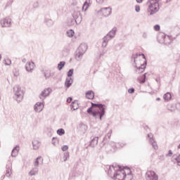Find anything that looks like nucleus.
Segmentation results:
<instances>
[{"label":"nucleus","mask_w":180,"mask_h":180,"mask_svg":"<svg viewBox=\"0 0 180 180\" xmlns=\"http://www.w3.org/2000/svg\"><path fill=\"white\" fill-rule=\"evenodd\" d=\"M106 105L102 103H91V106L87 109V113L92 115L95 119H99L102 120V118L106 113Z\"/></svg>","instance_id":"nucleus-1"},{"label":"nucleus","mask_w":180,"mask_h":180,"mask_svg":"<svg viewBox=\"0 0 180 180\" xmlns=\"http://www.w3.org/2000/svg\"><path fill=\"white\" fill-rule=\"evenodd\" d=\"M116 32H117V28L113 27L103 38L102 41L101 47L103 49H106L109 40H112L115 36H116Z\"/></svg>","instance_id":"nucleus-2"},{"label":"nucleus","mask_w":180,"mask_h":180,"mask_svg":"<svg viewBox=\"0 0 180 180\" xmlns=\"http://www.w3.org/2000/svg\"><path fill=\"white\" fill-rule=\"evenodd\" d=\"M86 50H88V45L85 43L81 44L75 53V58L77 61H81L84 54H85Z\"/></svg>","instance_id":"nucleus-3"},{"label":"nucleus","mask_w":180,"mask_h":180,"mask_svg":"<svg viewBox=\"0 0 180 180\" xmlns=\"http://www.w3.org/2000/svg\"><path fill=\"white\" fill-rule=\"evenodd\" d=\"M148 4H150L147 10L148 16H153V15H155L160 11V4L158 2L151 1L150 0L147 2L148 5Z\"/></svg>","instance_id":"nucleus-4"},{"label":"nucleus","mask_w":180,"mask_h":180,"mask_svg":"<svg viewBox=\"0 0 180 180\" xmlns=\"http://www.w3.org/2000/svg\"><path fill=\"white\" fill-rule=\"evenodd\" d=\"M14 99H16L17 102H22L23 99V91L20 89V86L17 85L13 87Z\"/></svg>","instance_id":"nucleus-5"},{"label":"nucleus","mask_w":180,"mask_h":180,"mask_svg":"<svg viewBox=\"0 0 180 180\" xmlns=\"http://www.w3.org/2000/svg\"><path fill=\"white\" fill-rule=\"evenodd\" d=\"M116 172L113 173V178L112 179H117V180H124V176H126V171L122 169V167H119Z\"/></svg>","instance_id":"nucleus-6"},{"label":"nucleus","mask_w":180,"mask_h":180,"mask_svg":"<svg viewBox=\"0 0 180 180\" xmlns=\"http://www.w3.org/2000/svg\"><path fill=\"white\" fill-rule=\"evenodd\" d=\"M119 167H120V165H117L116 163H114L112 165L109 166L108 174L109 175V176H110V178L113 179V174H115V172H116L117 169H120Z\"/></svg>","instance_id":"nucleus-7"},{"label":"nucleus","mask_w":180,"mask_h":180,"mask_svg":"<svg viewBox=\"0 0 180 180\" xmlns=\"http://www.w3.org/2000/svg\"><path fill=\"white\" fill-rule=\"evenodd\" d=\"M1 25L2 27H11L12 25V20L9 17H6L0 21Z\"/></svg>","instance_id":"nucleus-8"},{"label":"nucleus","mask_w":180,"mask_h":180,"mask_svg":"<svg viewBox=\"0 0 180 180\" xmlns=\"http://www.w3.org/2000/svg\"><path fill=\"white\" fill-rule=\"evenodd\" d=\"M73 19L76 21V25H79L82 22V15L79 11H75L72 13Z\"/></svg>","instance_id":"nucleus-9"},{"label":"nucleus","mask_w":180,"mask_h":180,"mask_svg":"<svg viewBox=\"0 0 180 180\" xmlns=\"http://www.w3.org/2000/svg\"><path fill=\"white\" fill-rule=\"evenodd\" d=\"M146 180H158V175L155 172L149 171L146 174Z\"/></svg>","instance_id":"nucleus-10"},{"label":"nucleus","mask_w":180,"mask_h":180,"mask_svg":"<svg viewBox=\"0 0 180 180\" xmlns=\"http://www.w3.org/2000/svg\"><path fill=\"white\" fill-rule=\"evenodd\" d=\"M51 94V89L47 88L45 89L44 91L41 92L39 94V98L42 100L44 101L47 96H49Z\"/></svg>","instance_id":"nucleus-11"},{"label":"nucleus","mask_w":180,"mask_h":180,"mask_svg":"<svg viewBox=\"0 0 180 180\" xmlns=\"http://www.w3.org/2000/svg\"><path fill=\"white\" fill-rule=\"evenodd\" d=\"M148 137L153 148H154V150H158V145H157V142L154 139V136L153 134H148Z\"/></svg>","instance_id":"nucleus-12"},{"label":"nucleus","mask_w":180,"mask_h":180,"mask_svg":"<svg viewBox=\"0 0 180 180\" xmlns=\"http://www.w3.org/2000/svg\"><path fill=\"white\" fill-rule=\"evenodd\" d=\"M98 13H103V15L107 18V16H110L112 13V8L110 7L103 8L98 11Z\"/></svg>","instance_id":"nucleus-13"},{"label":"nucleus","mask_w":180,"mask_h":180,"mask_svg":"<svg viewBox=\"0 0 180 180\" xmlns=\"http://www.w3.org/2000/svg\"><path fill=\"white\" fill-rule=\"evenodd\" d=\"M34 109L35 112L40 113V112H41L43 110V109H44V104L41 102H37L34 105Z\"/></svg>","instance_id":"nucleus-14"},{"label":"nucleus","mask_w":180,"mask_h":180,"mask_svg":"<svg viewBox=\"0 0 180 180\" xmlns=\"http://www.w3.org/2000/svg\"><path fill=\"white\" fill-rule=\"evenodd\" d=\"M77 129L80 134H85L86 130H88V127L86 124L81 123L78 125Z\"/></svg>","instance_id":"nucleus-15"},{"label":"nucleus","mask_w":180,"mask_h":180,"mask_svg":"<svg viewBox=\"0 0 180 180\" xmlns=\"http://www.w3.org/2000/svg\"><path fill=\"white\" fill-rule=\"evenodd\" d=\"M25 70L27 72H33V70H34V62H27L25 65Z\"/></svg>","instance_id":"nucleus-16"},{"label":"nucleus","mask_w":180,"mask_h":180,"mask_svg":"<svg viewBox=\"0 0 180 180\" xmlns=\"http://www.w3.org/2000/svg\"><path fill=\"white\" fill-rule=\"evenodd\" d=\"M110 147H112L111 149H108ZM106 150L108 151V153H109L110 151H113V150H115V148H117V144H116V143L115 142H110L108 144H107V147H106Z\"/></svg>","instance_id":"nucleus-17"},{"label":"nucleus","mask_w":180,"mask_h":180,"mask_svg":"<svg viewBox=\"0 0 180 180\" xmlns=\"http://www.w3.org/2000/svg\"><path fill=\"white\" fill-rule=\"evenodd\" d=\"M20 147L19 146H15L11 151V157H18L19 153Z\"/></svg>","instance_id":"nucleus-18"},{"label":"nucleus","mask_w":180,"mask_h":180,"mask_svg":"<svg viewBox=\"0 0 180 180\" xmlns=\"http://www.w3.org/2000/svg\"><path fill=\"white\" fill-rule=\"evenodd\" d=\"M12 168V163H9L8 165H6V176L9 178V176H11V174H12V172H11V169Z\"/></svg>","instance_id":"nucleus-19"},{"label":"nucleus","mask_w":180,"mask_h":180,"mask_svg":"<svg viewBox=\"0 0 180 180\" xmlns=\"http://www.w3.org/2000/svg\"><path fill=\"white\" fill-rule=\"evenodd\" d=\"M127 174L125 172V176L124 178V180H131L133 179V175H131V172L130 171V169H127Z\"/></svg>","instance_id":"nucleus-20"},{"label":"nucleus","mask_w":180,"mask_h":180,"mask_svg":"<svg viewBox=\"0 0 180 180\" xmlns=\"http://www.w3.org/2000/svg\"><path fill=\"white\" fill-rule=\"evenodd\" d=\"M32 147L34 150H39V148L40 147V141L37 139L32 141Z\"/></svg>","instance_id":"nucleus-21"},{"label":"nucleus","mask_w":180,"mask_h":180,"mask_svg":"<svg viewBox=\"0 0 180 180\" xmlns=\"http://www.w3.org/2000/svg\"><path fill=\"white\" fill-rule=\"evenodd\" d=\"M72 78L71 77H68L66 78V80L65 82V86H66V88H70V86H71V85H72Z\"/></svg>","instance_id":"nucleus-22"},{"label":"nucleus","mask_w":180,"mask_h":180,"mask_svg":"<svg viewBox=\"0 0 180 180\" xmlns=\"http://www.w3.org/2000/svg\"><path fill=\"white\" fill-rule=\"evenodd\" d=\"M86 98H87V99H94V98H95V94L91 90L88 91L86 92Z\"/></svg>","instance_id":"nucleus-23"},{"label":"nucleus","mask_w":180,"mask_h":180,"mask_svg":"<svg viewBox=\"0 0 180 180\" xmlns=\"http://www.w3.org/2000/svg\"><path fill=\"white\" fill-rule=\"evenodd\" d=\"M98 140H99V137L98 136L93 138L90 142L91 147H95L96 146H98Z\"/></svg>","instance_id":"nucleus-24"},{"label":"nucleus","mask_w":180,"mask_h":180,"mask_svg":"<svg viewBox=\"0 0 180 180\" xmlns=\"http://www.w3.org/2000/svg\"><path fill=\"white\" fill-rule=\"evenodd\" d=\"M70 108H71V109H73V110H77V109H78V108H79L78 101H72L70 105Z\"/></svg>","instance_id":"nucleus-25"},{"label":"nucleus","mask_w":180,"mask_h":180,"mask_svg":"<svg viewBox=\"0 0 180 180\" xmlns=\"http://www.w3.org/2000/svg\"><path fill=\"white\" fill-rule=\"evenodd\" d=\"M45 23L46 25H47V26L51 27L54 25V21H53V20H51V18L46 17Z\"/></svg>","instance_id":"nucleus-26"},{"label":"nucleus","mask_w":180,"mask_h":180,"mask_svg":"<svg viewBox=\"0 0 180 180\" xmlns=\"http://www.w3.org/2000/svg\"><path fill=\"white\" fill-rule=\"evenodd\" d=\"M146 78H147V73H145L141 77L138 78V81L140 82V84H144V82H146Z\"/></svg>","instance_id":"nucleus-27"},{"label":"nucleus","mask_w":180,"mask_h":180,"mask_svg":"<svg viewBox=\"0 0 180 180\" xmlns=\"http://www.w3.org/2000/svg\"><path fill=\"white\" fill-rule=\"evenodd\" d=\"M171 93L167 92L166 94H164L163 96V99H165V102H168V101H171Z\"/></svg>","instance_id":"nucleus-28"},{"label":"nucleus","mask_w":180,"mask_h":180,"mask_svg":"<svg viewBox=\"0 0 180 180\" xmlns=\"http://www.w3.org/2000/svg\"><path fill=\"white\" fill-rule=\"evenodd\" d=\"M139 56H142L144 60H146V55H144L143 53H141V54H139V53H136V54H133L132 55V60H134V63H136V58H137V57H139Z\"/></svg>","instance_id":"nucleus-29"},{"label":"nucleus","mask_w":180,"mask_h":180,"mask_svg":"<svg viewBox=\"0 0 180 180\" xmlns=\"http://www.w3.org/2000/svg\"><path fill=\"white\" fill-rule=\"evenodd\" d=\"M77 21L74 18H69L68 20V26H74Z\"/></svg>","instance_id":"nucleus-30"},{"label":"nucleus","mask_w":180,"mask_h":180,"mask_svg":"<svg viewBox=\"0 0 180 180\" xmlns=\"http://www.w3.org/2000/svg\"><path fill=\"white\" fill-rule=\"evenodd\" d=\"M111 136H112V129H110L109 132L105 136L103 139L104 141H108V140H110Z\"/></svg>","instance_id":"nucleus-31"},{"label":"nucleus","mask_w":180,"mask_h":180,"mask_svg":"<svg viewBox=\"0 0 180 180\" xmlns=\"http://www.w3.org/2000/svg\"><path fill=\"white\" fill-rule=\"evenodd\" d=\"M40 162H43V158H41V156L37 158V159H36V160L34 162V166L35 167H39V164Z\"/></svg>","instance_id":"nucleus-32"},{"label":"nucleus","mask_w":180,"mask_h":180,"mask_svg":"<svg viewBox=\"0 0 180 180\" xmlns=\"http://www.w3.org/2000/svg\"><path fill=\"white\" fill-rule=\"evenodd\" d=\"M65 65V61H60L58 64V69L59 70V71H61V70H63V68H64Z\"/></svg>","instance_id":"nucleus-33"},{"label":"nucleus","mask_w":180,"mask_h":180,"mask_svg":"<svg viewBox=\"0 0 180 180\" xmlns=\"http://www.w3.org/2000/svg\"><path fill=\"white\" fill-rule=\"evenodd\" d=\"M75 34V32L72 30H69L66 32L68 37H73Z\"/></svg>","instance_id":"nucleus-34"},{"label":"nucleus","mask_w":180,"mask_h":180,"mask_svg":"<svg viewBox=\"0 0 180 180\" xmlns=\"http://www.w3.org/2000/svg\"><path fill=\"white\" fill-rule=\"evenodd\" d=\"M146 65H147V60H145L144 63L143 65H141V67H139L138 68V70L139 71H141V72H143V71H144V70H146Z\"/></svg>","instance_id":"nucleus-35"},{"label":"nucleus","mask_w":180,"mask_h":180,"mask_svg":"<svg viewBox=\"0 0 180 180\" xmlns=\"http://www.w3.org/2000/svg\"><path fill=\"white\" fill-rule=\"evenodd\" d=\"M37 172H39V170L37 168H35L29 172V175L30 176H33V175H36V174H37Z\"/></svg>","instance_id":"nucleus-36"},{"label":"nucleus","mask_w":180,"mask_h":180,"mask_svg":"<svg viewBox=\"0 0 180 180\" xmlns=\"http://www.w3.org/2000/svg\"><path fill=\"white\" fill-rule=\"evenodd\" d=\"M56 133L57 134H58V136H63V134H65V131L64 130V129L61 128L58 129Z\"/></svg>","instance_id":"nucleus-37"},{"label":"nucleus","mask_w":180,"mask_h":180,"mask_svg":"<svg viewBox=\"0 0 180 180\" xmlns=\"http://www.w3.org/2000/svg\"><path fill=\"white\" fill-rule=\"evenodd\" d=\"M88 1L89 2L90 0H86L84 4H83L82 9L84 11H86V9H88V8H89V4H88Z\"/></svg>","instance_id":"nucleus-38"},{"label":"nucleus","mask_w":180,"mask_h":180,"mask_svg":"<svg viewBox=\"0 0 180 180\" xmlns=\"http://www.w3.org/2000/svg\"><path fill=\"white\" fill-rule=\"evenodd\" d=\"M67 75L69 78H71V77H72V75H74V69L69 70V71L67 73Z\"/></svg>","instance_id":"nucleus-39"},{"label":"nucleus","mask_w":180,"mask_h":180,"mask_svg":"<svg viewBox=\"0 0 180 180\" xmlns=\"http://www.w3.org/2000/svg\"><path fill=\"white\" fill-rule=\"evenodd\" d=\"M159 37H162L163 39V41L165 43L167 41V39H169V37L165 36V34H160Z\"/></svg>","instance_id":"nucleus-40"},{"label":"nucleus","mask_w":180,"mask_h":180,"mask_svg":"<svg viewBox=\"0 0 180 180\" xmlns=\"http://www.w3.org/2000/svg\"><path fill=\"white\" fill-rule=\"evenodd\" d=\"M44 77L46 79H49V78H50V77H51V72H50V71H46L44 72Z\"/></svg>","instance_id":"nucleus-41"},{"label":"nucleus","mask_w":180,"mask_h":180,"mask_svg":"<svg viewBox=\"0 0 180 180\" xmlns=\"http://www.w3.org/2000/svg\"><path fill=\"white\" fill-rule=\"evenodd\" d=\"M58 143V139L56 138V137H53L52 138V144L53 146H56Z\"/></svg>","instance_id":"nucleus-42"},{"label":"nucleus","mask_w":180,"mask_h":180,"mask_svg":"<svg viewBox=\"0 0 180 180\" xmlns=\"http://www.w3.org/2000/svg\"><path fill=\"white\" fill-rule=\"evenodd\" d=\"M167 109H168V110H169L170 112H174V111H175V106H174V105H169L168 106H167Z\"/></svg>","instance_id":"nucleus-43"},{"label":"nucleus","mask_w":180,"mask_h":180,"mask_svg":"<svg viewBox=\"0 0 180 180\" xmlns=\"http://www.w3.org/2000/svg\"><path fill=\"white\" fill-rule=\"evenodd\" d=\"M13 73L14 77H19V70H18L17 69L13 70Z\"/></svg>","instance_id":"nucleus-44"},{"label":"nucleus","mask_w":180,"mask_h":180,"mask_svg":"<svg viewBox=\"0 0 180 180\" xmlns=\"http://www.w3.org/2000/svg\"><path fill=\"white\" fill-rule=\"evenodd\" d=\"M5 65H11L12 64V62L11 61V59L7 58L4 60Z\"/></svg>","instance_id":"nucleus-45"},{"label":"nucleus","mask_w":180,"mask_h":180,"mask_svg":"<svg viewBox=\"0 0 180 180\" xmlns=\"http://www.w3.org/2000/svg\"><path fill=\"white\" fill-rule=\"evenodd\" d=\"M173 154L174 153H172V150H169L168 153L165 155V157H172Z\"/></svg>","instance_id":"nucleus-46"},{"label":"nucleus","mask_w":180,"mask_h":180,"mask_svg":"<svg viewBox=\"0 0 180 180\" xmlns=\"http://www.w3.org/2000/svg\"><path fill=\"white\" fill-rule=\"evenodd\" d=\"M175 160L176 161L177 165L180 167V154L175 158Z\"/></svg>","instance_id":"nucleus-47"},{"label":"nucleus","mask_w":180,"mask_h":180,"mask_svg":"<svg viewBox=\"0 0 180 180\" xmlns=\"http://www.w3.org/2000/svg\"><path fill=\"white\" fill-rule=\"evenodd\" d=\"M70 157V153H64V161H66L68 160V158Z\"/></svg>","instance_id":"nucleus-48"},{"label":"nucleus","mask_w":180,"mask_h":180,"mask_svg":"<svg viewBox=\"0 0 180 180\" xmlns=\"http://www.w3.org/2000/svg\"><path fill=\"white\" fill-rule=\"evenodd\" d=\"M61 150L62 151H67V150H68V146L67 145L63 146L61 148Z\"/></svg>","instance_id":"nucleus-49"},{"label":"nucleus","mask_w":180,"mask_h":180,"mask_svg":"<svg viewBox=\"0 0 180 180\" xmlns=\"http://www.w3.org/2000/svg\"><path fill=\"white\" fill-rule=\"evenodd\" d=\"M160 29H161V27L160 26V25H155L154 26V30H156V32H158V30H160Z\"/></svg>","instance_id":"nucleus-50"},{"label":"nucleus","mask_w":180,"mask_h":180,"mask_svg":"<svg viewBox=\"0 0 180 180\" xmlns=\"http://www.w3.org/2000/svg\"><path fill=\"white\" fill-rule=\"evenodd\" d=\"M106 53H108V50L103 49L102 51V53L100 54V57H102V56H105V54H106Z\"/></svg>","instance_id":"nucleus-51"},{"label":"nucleus","mask_w":180,"mask_h":180,"mask_svg":"<svg viewBox=\"0 0 180 180\" xmlns=\"http://www.w3.org/2000/svg\"><path fill=\"white\" fill-rule=\"evenodd\" d=\"M129 94H134V88H130L128 90Z\"/></svg>","instance_id":"nucleus-52"},{"label":"nucleus","mask_w":180,"mask_h":180,"mask_svg":"<svg viewBox=\"0 0 180 180\" xmlns=\"http://www.w3.org/2000/svg\"><path fill=\"white\" fill-rule=\"evenodd\" d=\"M33 8H39V2L36 1L33 4Z\"/></svg>","instance_id":"nucleus-53"},{"label":"nucleus","mask_w":180,"mask_h":180,"mask_svg":"<svg viewBox=\"0 0 180 180\" xmlns=\"http://www.w3.org/2000/svg\"><path fill=\"white\" fill-rule=\"evenodd\" d=\"M67 102L68 103H71V102H72V97H68L67 98Z\"/></svg>","instance_id":"nucleus-54"},{"label":"nucleus","mask_w":180,"mask_h":180,"mask_svg":"<svg viewBox=\"0 0 180 180\" xmlns=\"http://www.w3.org/2000/svg\"><path fill=\"white\" fill-rule=\"evenodd\" d=\"M135 11L137 13L140 12V6H135Z\"/></svg>","instance_id":"nucleus-55"},{"label":"nucleus","mask_w":180,"mask_h":180,"mask_svg":"<svg viewBox=\"0 0 180 180\" xmlns=\"http://www.w3.org/2000/svg\"><path fill=\"white\" fill-rule=\"evenodd\" d=\"M148 36V34H147V32H143V35H142V37L143 39H147Z\"/></svg>","instance_id":"nucleus-56"},{"label":"nucleus","mask_w":180,"mask_h":180,"mask_svg":"<svg viewBox=\"0 0 180 180\" xmlns=\"http://www.w3.org/2000/svg\"><path fill=\"white\" fill-rule=\"evenodd\" d=\"M97 4H99L100 5L103 4L105 2V0H96Z\"/></svg>","instance_id":"nucleus-57"},{"label":"nucleus","mask_w":180,"mask_h":180,"mask_svg":"<svg viewBox=\"0 0 180 180\" xmlns=\"http://www.w3.org/2000/svg\"><path fill=\"white\" fill-rule=\"evenodd\" d=\"M51 77H52V78L54 79H57V75H51Z\"/></svg>","instance_id":"nucleus-58"},{"label":"nucleus","mask_w":180,"mask_h":180,"mask_svg":"<svg viewBox=\"0 0 180 180\" xmlns=\"http://www.w3.org/2000/svg\"><path fill=\"white\" fill-rule=\"evenodd\" d=\"M137 4H141L143 2V0H136Z\"/></svg>","instance_id":"nucleus-59"},{"label":"nucleus","mask_w":180,"mask_h":180,"mask_svg":"<svg viewBox=\"0 0 180 180\" xmlns=\"http://www.w3.org/2000/svg\"><path fill=\"white\" fill-rule=\"evenodd\" d=\"M22 61L23 63H26V58H23V59L22 60Z\"/></svg>","instance_id":"nucleus-60"},{"label":"nucleus","mask_w":180,"mask_h":180,"mask_svg":"<svg viewBox=\"0 0 180 180\" xmlns=\"http://www.w3.org/2000/svg\"><path fill=\"white\" fill-rule=\"evenodd\" d=\"M160 158H164V155H160Z\"/></svg>","instance_id":"nucleus-61"},{"label":"nucleus","mask_w":180,"mask_h":180,"mask_svg":"<svg viewBox=\"0 0 180 180\" xmlns=\"http://www.w3.org/2000/svg\"><path fill=\"white\" fill-rule=\"evenodd\" d=\"M156 101H161V98H156Z\"/></svg>","instance_id":"nucleus-62"},{"label":"nucleus","mask_w":180,"mask_h":180,"mask_svg":"<svg viewBox=\"0 0 180 180\" xmlns=\"http://www.w3.org/2000/svg\"><path fill=\"white\" fill-rule=\"evenodd\" d=\"M166 2L168 4L169 2H171V0H166Z\"/></svg>","instance_id":"nucleus-63"},{"label":"nucleus","mask_w":180,"mask_h":180,"mask_svg":"<svg viewBox=\"0 0 180 180\" xmlns=\"http://www.w3.org/2000/svg\"><path fill=\"white\" fill-rule=\"evenodd\" d=\"M177 148L179 149L180 148V144L177 146Z\"/></svg>","instance_id":"nucleus-64"}]
</instances>
